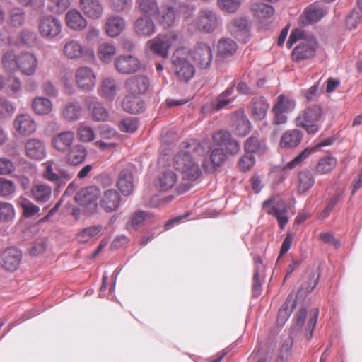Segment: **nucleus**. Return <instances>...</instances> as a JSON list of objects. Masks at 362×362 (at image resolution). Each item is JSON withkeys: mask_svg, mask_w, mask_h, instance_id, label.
<instances>
[{"mask_svg": "<svg viewBox=\"0 0 362 362\" xmlns=\"http://www.w3.org/2000/svg\"><path fill=\"white\" fill-rule=\"evenodd\" d=\"M16 192L14 182L8 179L0 177V197H6Z\"/></svg>", "mask_w": 362, "mask_h": 362, "instance_id": "obj_58", "label": "nucleus"}, {"mask_svg": "<svg viewBox=\"0 0 362 362\" xmlns=\"http://www.w3.org/2000/svg\"><path fill=\"white\" fill-rule=\"evenodd\" d=\"M66 25L70 29L74 31H81L84 30L88 21L83 14L77 9H70L65 15Z\"/></svg>", "mask_w": 362, "mask_h": 362, "instance_id": "obj_26", "label": "nucleus"}, {"mask_svg": "<svg viewBox=\"0 0 362 362\" xmlns=\"http://www.w3.org/2000/svg\"><path fill=\"white\" fill-rule=\"evenodd\" d=\"M189 50L185 47H178L172 57L173 70L177 77L182 81H190L195 74L194 66L189 61Z\"/></svg>", "mask_w": 362, "mask_h": 362, "instance_id": "obj_5", "label": "nucleus"}, {"mask_svg": "<svg viewBox=\"0 0 362 362\" xmlns=\"http://www.w3.org/2000/svg\"><path fill=\"white\" fill-rule=\"evenodd\" d=\"M273 202L272 199L264 201L262 204V208L267 214L276 218L279 227L284 229L288 222V206L283 201H279L275 204H273Z\"/></svg>", "mask_w": 362, "mask_h": 362, "instance_id": "obj_13", "label": "nucleus"}, {"mask_svg": "<svg viewBox=\"0 0 362 362\" xmlns=\"http://www.w3.org/2000/svg\"><path fill=\"white\" fill-rule=\"evenodd\" d=\"M1 63L6 72L13 74L19 71L25 76L33 75L38 66V60L34 54L25 52L16 55L13 50L3 54Z\"/></svg>", "mask_w": 362, "mask_h": 362, "instance_id": "obj_2", "label": "nucleus"}, {"mask_svg": "<svg viewBox=\"0 0 362 362\" xmlns=\"http://www.w3.org/2000/svg\"><path fill=\"white\" fill-rule=\"evenodd\" d=\"M16 216L14 206L7 202H0V221L8 222L12 221Z\"/></svg>", "mask_w": 362, "mask_h": 362, "instance_id": "obj_52", "label": "nucleus"}, {"mask_svg": "<svg viewBox=\"0 0 362 362\" xmlns=\"http://www.w3.org/2000/svg\"><path fill=\"white\" fill-rule=\"evenodd\" d=\"M176 22V15L173 8L170 6L167 9L163 11V13L158 17V23L164 28L173 26Z\"/></svg>", "mask_w": 362, "mask_h": 362, "instance_id": "obj_53", "label": "nucleus"}, {"mask_svg": "<svg viewBox=\"0 0 362 362\" xmlns=\"http://www.w3.org/2000/svg\"><path fill=\"white\" fill-rule=\"evenodd\" d=\"M54 160H48L42 164L44 170L42 176L47 181L57 184L64 185L73 177L72 174L66 169L54 168Z\"/></svg>", "mask_w": 362, "mask_h": 362, "instance_id": "obj_10", "label": "nucleus"}, {"mask_svg": "<svg viewBox=\"0 0 362 362\" xmlns=\"http://www.w3.org/2000/svg\"><path fill=\"white\" fill-rule=\"evenodd\" d=\"M296 101L284 95L278 97L276 103L274 105L272 111L274 114V122L276 124H284L287 122L286 114L295 110Z\"/></svg>", "mask_w": 362, "mask_h": 362, "instance_id": "obj_12", "label": "nucleus"}, {"mask_svg": "<svg viewBox=\"0 0 362 362\" xmlns=\"http://www.w3.org/2000/svg\"><path fill=\"white\" fill-rule=\"evenodd\" d=\"M134 31L143 37H149L156 33V26L151 16H141L134 23Z\"/></svg>", "mask_w": 362, "mask_h": 362, "instance_id": "obj_29", "label": "nucleus"}, {"mask_svg": "<svg viewBox=\"0 0 362 362\" xmlns=\"http://www.w3.org/2000/svg\"><path fill=\"white\" fill-rule=\"evenodd\" d=\"M245 149L251 153H263L267 150L266 142L264 140H259L256 136H251L245 141Z\"/></svg>", "mask_w": 362, "mask_h": 362, "instance_id": "obj_46", "label": "nucleus"}, {"mask_svg": "<svg viewBox=\"0 0 362 362\" xmlns=\"http://www.w3.org/2000/svg\"><path fill=\"white\" fill-rule=\"evenodd\" d=\"M21 252L16 247H10L0 255V267L8 272H14L20 266Z\"/></svg>", "mask_w": 362, "mask_h": 362, "instance_id": "obj_20", "label": "nucleus"}, {"mask_svg": "<svg viewBox=\"0 0 362 362\" xmlns=\"http://www.w3.org/2000/svg\"><path fill=\"white\" fill-rule=\"evenodd\" d=\"M150 87L149 79L143 75L131 77L126 82L127 90L134 95L146 93Z\"/></svg>", "mask_w": 362, "mask_h": 362, "instance_id": "obj_25", "label": "nucleus"}, {"mask_svg": "<svg viewBox=\"0 0 362 362\" xmlns=\"http://www.w3.org/2000/svg\"><path fill=\"white\" fill-rule=\"evenodd\" d=\"M78 139L83 143H90L95 139L96 135L94 129L89 125L81 123L77 131Z\"/></svg>", "mask_w": 362, "mask_h": 362, "instance_id": "obj_50", "label": "nucleus"}, {"mask_svg": "<svg viewBox=\"0 0 362 362\" xmlns=\"http://www.w3.org/2000/svg\"><path fill=\"white\" fill-rule=\"evenodd\" d=\"M52 188L47 184L38 182L33 185L30 189V195L37 203H46L52 197Z\"/></svg>", "mask_w": 362, "mask_h": 362, "instance_id": "obj_30", "label": "nucleus"}, {"mask_svg": "<svg viewBox=\"0 0 362 362\" xmlns=\"http://www.w3.org/2000/svg\"><path fill=\"white\" fill-rule=\"evenodd\" d=\"M83 113V107L77 100H73L65 103L62 107L60 116L63 120L68 123H74L78 121Z\"/></svg>", "mask_w": 362, "mask_h": 362, "instance_id": "obj_23", "label": "nucleus"}, {"mask_svg": "<svg viewBox=\"0 0 362 362\" xmlns=\"http://www.w3.org/2000/svg\"><path fill=\"white\" fill-rule=\"evenodd\" d=\"M269 107V105L267 100L262 97H256L252 101V115L255 120H263L267 115Z\"/></svg>", "mask_w": 362, "mask_h": 362, "instance_id": "obj_35", "label": "nucleus"}, {"mask_svg": "<svg viewBox=\"0 0 362 362\" xmlns=\"http://www.w3.org/2000/svg\"><path fill=\"white\" fill-rule=\"evenodd\" d=\"M315 148H306L298 156L288 162L284 167V170H291L301 164L313 151Z\"/></svg>", "mask_w": 362, "mask_h": 362, "instance_id": "obj_57", "label": "nucleus"}, {"mask_svg": "<svg viewBox=\"0 0 362 362\" xmlns=\"http://www.w3.org/2000/svg\"><path fill=\"white\" fill-rule=\"evenodd\" d=\"M98 206L107 213L117 211L122 201L120 194L115 189H106L100 194Z\"/></svg>", "mask_w": 362, "mask_h": 362, "instance_id": "obj_19", "label": "nucleus"}, {"mask_svg": "<svg viewBox=\"0 0 362 362\" xmlns=\"http://www.w3.org/2000/svg\"><path fill=\"white\" fill-rule=\"evenodd\" d=\"M123 109L131 114H139L144 111V107L141 100L136 95H128L122 102Z\"/></svg>", "mask_w": 362, "mask_h": 362, "instance_id": "obj_42", "label": "nucleus"}, {"mask_svg": "<svg viewBox=\"0 0 362 362\" xmlns=\"http://www.w3.org/2000/svg\"><path fill=\"white\" fill-rule=\"evenodd\" d=\"M234 88L233 87H230L227 88L224 92H223L217 99V103L216 105V109L221 110L229 105L231 103L235 100V96L233 95Z\"/></svg>", "mask_w": 362, "mask_h": 362, "instance_id": "obj_54", "label": "nucleus"}, {"mask_svg": "<svg viewBox=\"0 0 362 362\" xmlns=\"http://www.w3.org/2000/svg\"><path fill=\"white\" fill-rule=\"evenodd\" d=\"M327 13V11L322 7L310 6L305 12L306 20L310 23H315L321 20Z\"/></svg>", "mask_w": 362, "mask_h": 362, "instance_id": "obj_51", "label": "nucleus"}, {"mask_svg": "<svg viewBox=\"0 0 362 362\" xmlns=\"http://www.w3.org/2000/svg\"><path fill=\"white\" fill-rule=\"evenodd\" d=\"M117 187L124 196L130 195L134 190V178L132 173L129 170L120 172L117 182Z\"/></svg>", "mask_w": 362, "mask_h": 362, "instance_id": "obj_32", "label": "nucleus"}, {"mask_svg": "<svg viewBox=\"0 0 362 362\" xmlns=\"http://www.w3.org/2000/svg\"><path fill=\"white\" fill-rule=\"evenodd\" d=\"M323 121L321 107H310L300 113L296 119L298 127H302L310 134H315L319 130L320 124Z\"/></svg>", "mask_w": 362, "mask_h": 362, "instance_id": "obj_7", "label": "nucleus"}, {"mask_svg": "<svg viewBox=\"0 0 362 362\" xmlns=\"http://www.w3.org/2000/svg\"><path fill=\"white\" fill-rule=\"evenodd\" d=\"M116 54V47L110 42H102L97 49L98 57L104 64H110Z\"/></svg>", "mask_w": 362, "mask_h": 362, "instance_id": "obj_40", "label": "nucleus"}, {"mask_svg": "<svg viewBox=\"0 0 362 362\" xmlns=\"http://www.w3.org/2000/svg\"><path fill=\"white\" fill-rule=\"evenodd\" d=\"M182 42L181 35L175 31H170L166 34H159L156 37L148 40L147 46L152 52L163 58H167L169 56L170 50L173 47H180Z\"/></svg>", "mask_w": 362, "mask_h": 362, "instance_id": "obj_4", "label": "nucleus"}, {"mask_svg": "<svg viewBox=\"0 0 362 362\" xmlns=\"http://www.w3.org/2000/svg\"><path fill=\"white\" fill-rule=\"evenodd\" d=\"M337 159L330 156L322 158L315 167L316 172L319 175L328 174L336 167Z\"/></svg>", "mask_w": 362, "mask_h": 362, "instance_id": "obj_47", "label": "nucleus"}, {"mask_svg": "<svg viewBox=\"0 0 362 362\" xmlns=\"http://www.w3.org/2000/svg\"><path fill=\"white\" fill-rule=\"evenodd\" d=\"M230 33L237 38L245 40L249 35V23L247 19L240 17L230 24Z\"/></svg>", "mask_w": 362, "mask_h": 362, "instance_id": "obj_36", "label": "nucleus"}, {"mask_svg": "<svg viewBox=\"0 0 362 362\" xmlns=\"http://www.w3.org/2000/svg\"><path fill=\"white\" fill-rule=\"evenodd\" d=\"M126 28L125 19L117 15H110L105 21V30L110 37L119 36Z\"/></svg>", "mask_w": 362, "mask_h": 362, "instance_id": "obj_24", "label": "nucleus"}, {"mask_svg": "<svg viewBox=\"0 0 362 362\" xmlns=\"http://www.w3.org/2000/svg\"><path fill=\"white\" fill-rule=\"evenodd\" d=\"M296 42L298 44L291 53L293 61L301 62L315 57L319 43L315 37H308L302 30L297 29L291 32L287 44L291 47Z\"/></svg>", "mask_w": 362, "mask_h": 362, "instance_id": "obj_3", "label": "nucleus"}, {"mask_svg": "<svg viewBox=\"0 0 362 362\" xmlns=\"http://www.w3.org/2000/svg\"><path fill=\"white\" fill-rule=\"evenodd\" d=\"M117 92V82L112 77L103 78L98 89V95L107 100H112L115 98Z\"/></svg>", "mask_w": 362, "mask_h": 362, "instance_id": "obj_34", "label": "nucleus"}, {"mask_svg": "<svg viewBox=\"0 0 362 362\" xmlns=\"http://www.w3.org/2000/svg\"><path fill=\"white\" fill-rule=\"evenodd\" d=\"M116 70L122 74H131L141 68V62L137 57L132 54H124L115 60Z\"/></svg>", "mask_w": 362, "mask_h": 362, "instance_id": "obj_18", "label": "nucleus"}, {"mask_svg": "<svg viewBox=\"0 0 362 362\" xmlns=\"http://www.w3.org/2000/svg\"><path fill=\"white\" fill-rule=\"evenodd\" d=\"M177 182V174L171 170H168L163 172L160 175L157 184V187L159 190L165 192L172 189Z\"/></svg>", "mask_w": 362, "mask_h": 362, "instance_id": "obj_41", "label": "nucleus"}, {"mask_svg": "<svg viewBox=\"0 0 362 362\" xmlns=\"http://www.w3.org/2000/svg\"><path fill=\"white\" fill-rule=\"evenodd\" d=\"M303 134L297 129L287 131L282 135L280 146L284 148H293L298 146L302 140Z\"/></svg>", "mask_w": 362, "mask_h": 362, "instance_id": "obj_38", "label": "nucleus"}, {"mask_svg": "<svg viewBox=\"0 0 362 362\" xmlns=\"http://www.w3.org/2000/svg\"><path fill=\"white\" fill-rule=\"evenodd\" d=\"M15 110L11 103L0 98V120L11 117Z\"/></svg>", "mask_w": 362, "mask_h": 362, "instance_id": "obj_60", "label": "nucleus"}, {"mask_svg": "<svg viewBox=\"0 0 362 362\" xmlns=\"http://www.w3.org/2000/svg\"><path fill=\"white\" fill-rule=\"evenodd\" d=\"M235 133L240 136L247 135L251 131V123L243 112H237L233 117Z\"/></svg>", "mask_w": 362, "mask_h": 362, "instance_id": "obj_37", "label": "nucleus"}, {"mask_svg": "<svg viewBox=\"0 0 362 362\" xmlns=\"http://www.w3.org/2000/svg\"><path fill=\"white\" fill-rule=\"evenodd\" d=\"M66 160L72 165H78L85 161L88 156V151L85 146L81 144H76L71 146L70 149L66 152Z\"/></svg>", "mask_w": 362, "mask_h": 362, "instance_id": "obj_31", "label": "nucleus"}, {"mask_svg": "<svg viewBox=\"0 0 362 362\" xmlns=\"http://www.w3.org/2000/svg\"><path fill=\"white\" fill-rule=\"evenodd\" d=\"M75 134L71 130H64L53 135L51 146L58 153H65L73 146Z\"/></svg>", "mask_w": 362, "mask_h": 362, "instance_id": "obj_17", "label": "nucleus"}, {"mask_svg": "<svg viewBox=\"0 0 362 362\" xmlns=\"http://www.w3.org/2000/svg\"><path fill=\"white\" fill-rule=\"evenodd\" d=\"M318 317V310L311 311L308 317L305 308H301L297 313L296 322L291 327L293 334L303 332L308 340L313 337V333L315 329Z\"/></svg>", "mask_w": 362, "mask_h": 362, "instance_id": "obj_8", "label": "nucleus"}, {"mask_svg": "<svg viewBox=\"0 0 362 362\" xmlns=\"http://www.w3.org/2000/svg\"><path fill=\"white\" fill-rule=\"evenodd\" d=\"M242 1L243 0H218V6L223 11L231 13L239 9Z\"/></svg>", "mask_w": 362, "mask_h": 362, "instance_id": "obj_56", "label": "nucleus"}, {"mask_svg": "<svg viewBox=\"0 0 362 362\" xmlns=\"http://www.w3.org/2000/svg\"><path fill=\"white\" fill-rule=\"evenodd\" d=\"M138 9L145 16H155L159 13L160 9L156 0H138Z\"/></svg>", "mask_w": 362, "mask_h": 362, "instance_id": "obj_45", "label": "nucleus"}, {"mask_svg": "<svg viewBox=\"0 0 362 362\" xmlns=\"http://www.w3.org/2000/svg\"><path fill=\"white\" fill-rule=\"evenodd\" d=\"M80 8L91 20H98L104 15V6L101 0H80Z\"/></svg>", "mask_w": 362, "mask_h": 362, "instance_id": "obj_22", "label": "nucleus"}, {"mask_svg": "<svg viewBox=\"0 0 362 362\" xmlns=\"http://www.w3.org/2000/svg\"><path fill=\"white\" fill-rule=\"evenodd\" d=\"M75 79L79 88L84 91H91L97 84V74L93 69L81 66L76 70Z\"/></svg>", "mask_w": 362, "mask_h": 362, "instance_id": "obj_11", "label": "nucleus"}, {"mask_svg": "<svg viewBox=\"0 0 362 362\" xmlns=\"http://www.w3.org/2000/svg\"><path fill=\"white\" fill-rule=\"evenodd\" d=\"M48 1L50 11L57 13L64 12L71 5L69 0H48Z\"/></svg>", "mask_w": 362, "mask_h": 362, "instance_id": "obj_61", "label": "nucleus"}, {"mask_svg": "<svg viewBox=\"0 0 362 362\" xmlns=\"http://www.w3.org/2000/svg\"><path fill=\"white\" fill-rule=\"evenodd\" d=\"M190 57L195 64L200 69H206L211 66L213 60V51L211 46L205 42L196 45L189 51Z\"/></svg>", "mask_w": 362, "mask_h": 362, "instance_id": "obj_9", "label": "nucleus"}, {"mask_svg": "<svg viewBox=\"0 0 362 362\" xmlns=\"http://www.w3.org/2000/svg\"><path fill=\"white\" fill-rule=\"evenodd\" d=\"M15 171L16 165L11 159L5 157L0 158V175H8Z\"/></svg>", "mask_w": 362, "mask_h": 362, "instance_id": "obj_62", "label": "nucleus"}, {"mask_svg": "<svg viewBox=\"0 0 362 362\" xmlns=\"http://www.w3.org/2000/svg\"><path fill=\"white\" fill-rule=\"evenodd\" d=\"M227 159V154L221 148L214 149L210 155V161L215 169L221 166Z\"/></svg>", "mask_w": 362, "mask_h": 362, "instance_id": "obj_55", "label": "nucleus"}, {"mask_svg": "<svg viewBox=\"0 0 362 362\" xmlns=\"http://www.w3.org/2000/svg\"><path fill=\"white\" fill-rule=\"evenodd\" d=\"M27 156L35 160H42L47 156L45 144L38 139H30L25 145Z\"/></svg>", "mask_w": 362, "mask_h": 362, "instance_id": "obj_27", "label": "nucleus"}, {"mask_svg": "<svg viewBox=\"0 0 362 362\" xmlns=\"http://www.w3.org/2000/svg\"><path fill=\"white\" fill-rule=\"evenodd\" d=\"M62 25L60 20L52 16L42 18L39 22V32L45 39L52 40L60 35Z\"/></svg>", "mask_w": 362, "mask_h": 362, "instance_id": "obj_14", "label": "nucleus"}, {"mask_svg": "<svg viewBox=\"0 0 362 362\" xmlns=\"http://www.w3.org/2000/svg\"><path fill=\"white\" fill-rule=\"evenodd\" d=\"M254 15L259 20L264 21L273 17L275 9L273 6L264 3H255L252 6Z\"/></svg>", "mask_w": 362, "mask_h": 362, "instance_id": "obj_43", "label": "nucleus"}, {"mask_svg": "<svg viewBox=\"0 0 362 362\" xmlns=\"http://www.w3.org/2000/svg\"><path fill=\"white\" fill-rule=\"evenodd\" d=\"M31 107L33 112L40 116L49 115L54 109L52 101L43 96L35 97L32 101Z\"/></svg>", "mask_w": 362, "mask_h": 362, "instance_id": "obj_33", "label": "nucleus"}, {"mask_svg": "<svg viewBox=\"0 0 362 362\" xmlns=\"http://www.w3.org/2000/svg\"><path fill=\"white\" fill-rule=\"evenodd\" d=\"M100 192L96 187H88L81 189L75 196V201L81 206L89 208L94 211L98 206V199Z\"/></svg>", "mask_w": 362, "mask_h": 362, "instance_id": "obj_15", "label": "nucleus"}, {"mask_svg": "<svg viewBox=\"0 0 362 362\" xmlns=\"http://www.w3.org/2000/svg\"><path fill=\"white\" fill-rule=\"evenodd\" d=\"M18 204L23 209V214L25 217H31L37 214L40 209L28 198L21 196L18 199Z\"/></svg>", "mask_w": 362, "mask_h": 362, "instance_id": "obj_48", "label": "nucleus"}, {"mask_svg": "<svg viewBox=\"0 0 362 362\" xmlns=\"http://www.w3.org/2000/svg\"><path fill=\"white\" fill-rule=\"evenodd\" d=\"M237 43L230 38L221 39L217 45L218 56L222 59L233 56L237 51Z\"/></svg>", "mask_w": 362, "mask_h": 362, "instance_id": "obj_39", "label": "nucleus"}, {"mask_svg": "<svg viewBox=\"0 0 362 362\" xmlns=\"http://www.w3.org/2000/svg\"><path fill=\"white\" fill-rule=\"evenodd\" d=\"M315 184V177L309 171H301L298 173V191L304 194L310 190Z\"/></svg>", "mask_w": 362, "mask_h": 362, "instance_id": "obj_44", "label": "nucleus"}, {"mask_svg": "<svg viewBox=\"0 0 362 362\" xmlns=\"http://www.w3.org/2000/svg\"><path fill=\"white\" fill-rule=\"evenodd\" d=\"M220 16L213 10L204 9L200 11L195 26L204 32H212L221 24Z\"/></svg>", "mask_w": 362, "mask_h": 362, "instance_id": "obj_16", "label": "nucleus"}, {"mask_svg": "<svg viewBox=\"0 0 362 362\" xmlns=\"http://www.w3.org/2000/svg\"><path fill=\"white\" fill-rule=\"evenodd\" d=\"M102 229L103 227L100 225L85 228L77 234V240L81 243H86L93 238L98 235L101 232Z\"/></svg>", "mask_w": 362, "mask_h": 362, "instance_id": "obj_49", "label": "nucleus"}, {"mask_svg": "<svg viewBox=\"0 0 362 362\" xmlns=\"http://www.w3.org/2000/svg\"><path fill=\"white\" fill-rule=\"evenodd\" d=\"M202 146L193 141L187 143L184 148L174 157L173 165L180 176V183L177 186L180 193H184L194 186L202 176V170L198 156Z\"/></svg>", "mask_w": 362, "mask_h": 362, "instance_id": "obj_1", "label": "nucleus"}, {"mask_svg": "<svg viewBox=\"0 0 362 362\" xmlns=\"http://www.w3.org/2000/svg\"><path fill=\"white\" fill-rule=\"evenodd\" d=\"M13 127L19 135L28 136L36 132L37 124L31 115L21 114L16 117Z\"/></svg>", "mask_w": 362, "mask_h": 362, "instance_id": "obj_21", "label": "nucleus"}, {"mask_svg": "<svg viewBox=\"0 0 362 362\" xmlns=\"http://www.w3.org/2000/svg\"><path fill=\"white\" fill-rule=\"evenodd\" d=\"M64 57L69 60L86 61L93 60L95 58V52L92 47H86L81 42L76 39H66L62 49Z\"/></svg>", "mask_w": 362, "mask_h": 362, "instance_id": "obj_6", "label": "nucleus"}, {"mask_svg": "<svg viewBox=\"0 0 362 362\" xmlns=\"http://www.w3.org/2000/svg\"><path fill=\"white\" fill-rule=\"evenodd\" d=\"M231 139V134L228 131H218L215 133L213 136V141L217 146H226L230 139Z\"/></svg>", "mask_w": 362, "mask_h": 362, "instance_id": "obj_63", "label": "nucleus"}, {"mask_svg": "<svg viewBox=\"0 0 362 362\" xmlns=\"http://www.w3.org/2000/svg\"><path fill=\"white\" fill-rule=\"evenodd\" d=\"M86 105L94 120L105 121L108 119V110L104 105L97 99V98H90L86 102Z\"/></svg>", "mask_w": 362, "mask_h": 362, "instance_id": "obj_28", "label": "nucleus"}, {"mask_svg": "<svg viewBox=\"0 0 362 362\" xmlns=\"http://www.w3.org/2000/svg\"><path fill=\"white\" fill-rule=\"evenodd\" d=\"M119 128L123 132H135L138 129V121L136 117L124 118L120 122Z\"/></svg>", "mask_w": 362, "mask_h": 362, "instance_id": "obj_59", "label": "nucleus"}, {"mask_svg": "<svg viewBox=\"0 0 362 362\" xmlns=\"http://www.w3.org/2000/svg\"><path fill=\"white\" fill-rule=\"evenodd\" d=\"M25 21V13L19 9L15 8L11 15V23L13 26H21Z\"/></svg>", "mask_w": 362, "mask_h": 362, "instance_id": "obj_64", "label": "nucleus"}]
</instances>
